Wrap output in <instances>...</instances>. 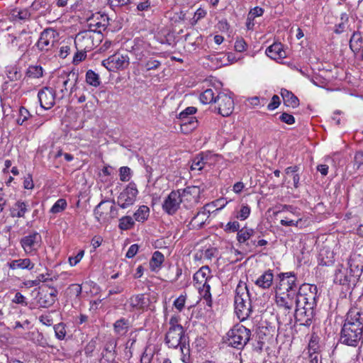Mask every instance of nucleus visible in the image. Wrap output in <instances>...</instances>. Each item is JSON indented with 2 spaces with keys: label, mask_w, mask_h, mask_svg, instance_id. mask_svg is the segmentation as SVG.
<instances>
[{
  "label": "nucleus",
  "mask_w": 363,
  "mask_h": 363,
  "mask_svg": "<svg viewBox=\"0 0 363 363\" xmlns=\"http://www.w3.org/2000/svg\"><path fill=\"white\" fill-rule=\"evenodd\" d=\"M350 324H344L341 330L340 341L349 346L357 347L363 339V329Z\"/></svg>",
  "instance_id": "0eeeda50"
},
{
  "label": "nucleus",
  "mask_w": 363,
  "mask_h": 363,
  "mask_svg": "<svg viewBox=\"0 0 363 363\" xmlns=\"http://www.w3.org/2000/svg\"><path fill=\"white\" fill-rule=\"evenodd\" d=\"M116 202L112 201V204L109 201H101L94 209V215L99 222H106L109 219L117 216V210L114 206Z\"/></svg>",
  "instance_id": "6e6552de"
},
{
  "label": "nucleus",
  "mask_w": 363,
  "mask_h": 363,
  "mask_svg": "<svg viewBox=\"0 0 363 363\" xmlns=\"http://www.w3.org/2000/svg\"><path fill=\"white\" fill-rule=\"evenodd\" d=\"M182 121L181 130L184 133H189L197 127L198 121L196 117H188Z\"/></svg>",
  "instance_id": "72a5a7b5"
},
{
  "label": "nucleus",
  "mask_w": 363,
  "mask_h": 363,
  "mask_svg": "<svg viewBox=\"0 0 363 363\" xmlns=\"http://www.w3.org/2000/svg\"><path fill=\"white\" fill-rule=\"evenodd\" d=\"M77 79V75L74 72H69L67 76V79L62 82L63 88L61 89L60 91L64 94V92L67 91L68 87L70 86L69 85V82L71 80L76 82Z\"/></svg>",
  "instance_id": "603ef678"
},
{
  "label": "nucleus",
  "mask_w": 363,
  "mask_h": 363,
  "mask_svg": "<svg viewBox=\"0 0 363 363\" xmlns=\"http://www.w3.org/2000/svg\"><path fill=\"white\" fill-rule=\"evenodd\" d=\"M281 94L284 100V104L286 106L296 108L299 105V100L291 91L287 89H282Z\"/></svg>",
  "instance_id": "a878e982"
},
{
  "label": "nucleus",
  "mask_w": 363,
  "mask_h": 363,
  "mask_svg": "<svg viewBox=\"0 0 363 363\" xmlns=\"http://www.w3.org/2000/svg\"><path fill=\"white\" fill-rule=\"evenodd\" d=\"M218 93L219 92L216 90L207 89L200 94V101L203 104H216Z\"/></svg>",
  "instance_id": "c85d7f7f"
},
{
  "label": "nucleus",
  "mask_w": 363,
  "mask_h": 363,
  "mask_svg": "<svg viewBox=\"0 0 363 363\" xmlns=\"http://www.w3.org/2000/svg\"><path fill=\"white\" fill-rule=\"evenodd\" d=\"M116 342L113 339L108 340L104 346V351L106 352V354L102 352L103 359L101 360H114L116 357Z\"/></svg>",
  "instance_id": "7c9ffc66"
},
{
  "label": "nucleus",
  "mask_w": 363,
  "mask_h": 363,
  "mask_svg": "<svg viewBox=\"0 0 363 363\" xmlns=\"http://www.w3.org/2000/svg\"><path fill=\"white\" fill-rule=\"evenodd\" d=\"M235 312L238 318L243 321L246 320L252 312L251 301L247 286L238 284L235 290Z\"/></svg>",
  "instance_id": "20e7f679"
},
{
  "label": "nucleus",
  "mask_w": 363,
  "mask_h": 363,
  "mask_svg": "<svg viewBox=\"0 0 363 363\" xmlns=\"http://www.w3.org/2000/svg\"><path fill=\"white\" fill-rule=\"evenodd\" d=\"M319 348L320 346L318 345V342L316 340V338H314L313 337L311 339L308 345V353L312 354V353H316L319 352Z\"/></svg>",
  "instance_id": "4d7b16f0"
},
{
  "label": "nucleus",
  "mask_w": 363,
  "mask_h": 363,
  "mask_svg": "<svg viewBox=\"0 0 363 363\" xmlns=\"http://www.w3.org/2000/svg\"><path fill=\"white\" fill-rule=\"evenodd\" d=\"M27 204L21 201H18L11 210L12 217L23 218L27 212Z\"/></svg>",
  "instance_id": "473e14b6"
},
{
  "label": "nucleus",
  "mask_w": 363,
  "mask_h": 363,
  "mask_svg": "<svg viewBox=\"0 0 363 363\" xmlns=\"http://www.w3.org/2000/svg\"><path fill=\"white\" fill-rule=\"evenodd\" d=\"M57 294L58 291L56 289L44 285L40 288L38 292L37 303L40 307L49 308L55 303Z\"/></svg>",
  "instance_id": "9d476101"
},
{
  "label": "nucleus",
  "mask_w": 363,
  "mask_h": 363,
  "mask_svg": "<svg viewBox=\"0 0 363 363\" xmlns=\"http://www.w3.org/2000/svg\"><path fill=\"white\" fill-rule=\"evenodd\" d=\"M55 336L59 340H63L66 336L65 325L63 323H58L54 326Z\"/></svg>",
  "instance_id": "09e8293b"
},
{
  "label": "nucleus",
  "mask_w": 363,
  "mask_h": 363,
  "mask_svg": "<svg viewBox=\"0 0 363 363\" xmlns=\"http://www.w3.org/2000/svg\"><path fill=\"white\" fill-rule=\"evenodd\" d=\"M200 295L202 296L203 300L206 301V304L211 307L212 306V298L211 294L210 292L211 286L208 283H203V287H199Z\"/></svg>",
  "instance_id": "58836bf2"
},
{
  "label": "nucleus",
  "mask_w": 363,
  "mask_h": 363,
  "mask_svg": "<svg viewBox=\"0 0 363 363\" xmlns=\"http://www.w3.org/2000/svg\"><path fill=\"white\" fill-rule=\"evenodd\" d=\"M31 117V114L29 111L23 106L19 108L18 117L16 119L18 125H23Z\"/></svg>",
  "instance_id": "c03bdc74"
},
{
  "label": "nucleus",
  "mask_w": 363,
  "mask_h": 363,
  "mask_svg": "<svg viewBox=\"0 0 363 363\" xmlns=\"http://www.w3.org/2000/svg\"><path fill=\"white\" fill-rule=\"evenodd\" d=\"M273 279L272 271L269 269L256 280L255 284L264 289H269L272 284Z\"/></svg>",
  "instance_id": "393cba45"
},
{
  "label": "nucleus",
  "mask_w": 363,
  "mask_h": 363,
  "mask_svg": "<svg viewBox=\"0 0 363 363\" xmlns=\"http://www.w3.org/2000/svg\"><path fill=\"white\" fill-rule=\"evenodd\" d=\"M217 252L218 250L215 247L208 248L206 250H203V257L206 259L211 260L216 256Z\"/></svg>",
  "instance_id": "0e129e2a"
},
{
  "label": "nucleus",
  "mask_w": 363,
  "mask_h": 363,
  "mask_svg": "<svg viewBox=\"0 0 363 363\" xmlns=\"http://www.w3.org/2000/svg\"><path fill=\"white\" fill-rule=\"evenodd\" d=\"M213 204H206L192 218L191 224L197 228H201L210 216V208Z\"/></svg>",
  "instance_id": "412c9836"
},
{
  "label": "nucleus",
  "mask_w": 363,
  "mask_h": 363,
  "mask_svg": "<svg viewBox=\"0 0 363 363\" xmlns=\"http://www.w3.org/2000/svg\"><path fill=\"white\" fill-rule=\"evenodd\" d=\"M182 201L181 191H172L164 199L162 203V209L168 215H174L179 208Z\"/></svg>",
  "instance_id": "2eb2a0df"
},
{
  "label": "nucleus",
  "mask_w": 363,
  "mask_h": 363,
  "mask_svg": "<svg viewBox=\"0 0 363 363\" xmlns=\"http://www.w3.org/2000/svg\"><path fill=\"white\" fill-rule=\"evenodd\" d=\"M266 54L272 59H283L286 57V52L283 50V45L281 43H274L266 50Z\"/></svg>",
  "instance_id": "5701e85b"
},
{
  "label": "nucleus",
  "mask_w": 363,
  "mask_h": 363,
  "mask_svg": "<svg viewBox=\"0 0 363 363\" xmlns=\"http://www.w3.org/2000/svg\"><path fill=\"white\" fill-rule=\"evenodd\" d=\"M55 43V30L52 29L44 30L38 39L36 46L41 51L50 50Z\"/></svg>",
  "instance_id": "6ab92c4d"
},
{
  "label": "nucleus",
  "mask_w": 363,
  "mask_h": 363,
  "mask_svg": "<svg viewBox=\"0 0 363 363\" xmlns=\"http://www.w3.org/2000/svg\"><path fill=\"white\" fill-rule=\"evenodd\" d=\"M109 18L107 15H100L99 17V20L97 21L96 28H94L93 30L95 31V34L97 38L101 39V35L103 31H104L108 26L109 25Z\"/></svg>",
  "instance_id": "2f4dec72"
},
{
  "label": "nucleus",
  "mask_w": 363,
  "mask_h": 363,
  "mask_svg": "<svg viewBox=\"0 0 363 363\" xmlns=\"http://www.w3.org/2000/svg\"><path fill=\"white\" fill-rule=\"evenodd\" d=\"M108 1L112 9L132 4L131 0H108Z\"/></svg>",
  "instance_id": "052dcab7"
},
{
  "label": "nucleus",
  "mask_w": 363,
  "mask_h": 363,
  "mask_svg": "<svg viewBox=\"0 0 363 363\" xmlns=\"http://www.w3.org/2000/svg\"><path fill=\"white\" fill-rule=\"evenodd\" d=\"M11 45L21 52H25L32 43L30 33L23 30L16 35L10 34Z\"/></svg>",
  "instance_id": "dca6fc26"
},
{
  "label": "nucleus",
  "mask_w": 363,
  "mask_h": 363,
  "mask_svg": "<svg viewBox=\"0 0 363 363\" xmlns=\"http://www.w3.org/2000/svg\"><path fill=\"white\" fill-rule=\"evenodd\" d=\"M111 60L113 62L116 69H123L129 65V57L127 55L116 53L111 56Z\"/></svg>",
  "instance_id": "cd10ccee"
},
{
  "label": "nucleus",
  "mask_w": 363,
  "mask_h": 363,
  "mask_svg": "<svg viewBox=\"0 0 363 363\" xmlns=\"http://www.w3.org/2000/svg\"><path fill=\"white\" fill-rule=\"evenodd\" d=\"M26 75L30 78H40L43 76V68L38 65L30 66L28 68Z\"/></svg>",
  "instance_id": "a18cd8bd"
},
{
  "label": "nucleus",
  "mask_w": 363,
  "mask_h": 363,
  "mask_svg": "<svg viewBox=\"0 0 363 363\" xmlns=\"http://www.w3.org/2000/svg\"><path fill=\"white\" fill-rule=\"evenodd\" d=\"M67 205V204L65 199H60L54 203L50 209V212L52 213H60L65 209Z\"/></svg>",
  "instance_id": "de8ad7c7"
},
{
  "label": "nucleus",
  "mask_w": 363,
  "mask_h": 363,
  "mask_svg": "<svg viewBox=\"0 0 363 363\" xmlns=\"http://www.w3.org/2000/svg\"><path fill=\"white\" fill-rule=\"evenodd\" d=\"M279 119L288 124V125H292L295 123V118L294 117L291 115V114H289L287 113H283L280 116H279Z\"/></svg>",
  "instance_id": "69168bd1"
},
{
  "label": "nucleus",
  "mask_w": 363,
  "mask_h": 363,
  "mask_svg": "<svg viewBox=\"0 0 363 363\" xmlns=\"http://www.w3.org/2000/svg\"><path fill=\"white\" fill-rule=\"evenodd\" d=\"M164 260V257L160 251H155L150 261V267L152 271H155L160 268Z\"/></svg>",
  "instance_id": "f704fd0d"
},
{
  "label": "nucleus",
  "mask_w": 363,
  "mask_h": 363,
  "mask_svg": "<svg viewBox=\"0 0 363 363\" xmlns=\"http://www.w3.org/2000/svg\"><path fill=\"white\" fill-rule=\"evenodd\" d=\"M151 303L147 294H138L131 296L127 301L129 311L131 312L143 313L147 311Z\"/></svg>",
  "instance_id": "9b49d317"
},
{
  "label": "nucleus",
  "mask_w": 363,
  "mask_h": 363,
  "mask_svg": "<svg viewBox=\"0 0 363 363\" xmlns=\"http://www.w3.org/2000/svg\"><path fill=\"white\" fill-rule=\"evenodd\" d=\"M41 241V236L38 233H33L21 238V245L24 251L28 254L37 250Z\"/></svg>",
  "instance_id": "aec40b11"
},
{
  "label": "nucleus",
  "mask_w": 363,
  "mask_h": 363,
  "mask_svg": "<svg viewBox=\"0 0 363 363\" xmlns=\"http://www.w3.org/2000/svg\"><path fill=\"white\" fill-rule=\"evenodd\" d=\"M77 52L75 53L74 57H73V63L74 64H78L82 60H84L86 57V51H81L79 50H77Z\"/></svg>",
  "instance_id": "e2e57ef3"
},
{
  "label": "nucleus",
  "mask_w": 363,
  "mask_h": 363,
  "mask_svg": "<svg viewBox=\"0 0 363 363\" xmlns=\"http://www.w3.org/2000/svg\"><path fill=\"white\" fill-rule=\"evenodd\" d=\"M165 342L170 348L180 347L183 352V348L186 345V338L184 336L183 328H177V329H170L167 331L165 336Z\"/></svg>",
  "instance_id": "f8f14e48"
},
{
  "label": "nucleus",
  "mask_w": 363,
  "mask_h": 363,
  "mask_svg": "<svg viewBox=\"0 0 363 363\" xmlns=\"http://www.w3.org/2000/svg\"><path fill=\"white\" fill-rule=\"evenodd\" d=\"M211 269L208 266L201 267L194 275V281L196 284L208 283L210 276Z\"/></svg>",
  "instance_id": "bb28decb"
},
{
  "label": "nucleus",
  "mask_w": 363,
  "mask_h": 363,
  "mask_svg": "<svg viewBox=\"0 0 363 363\" xmlns=\"http://www.w3.org/2000/svg\"><path fill=\"white\" fill-rule=\"evenodd\" d=\"M223 230L228 233L238 232L240 230V223L236 220L229 221L225 225Z\"/></svg>",
  "instance_id": "864d4df0"
},
{
  "label": "nucleus",
  "mask_w": 363,
  "mask_h": 363,
  "mask_svg": "<svg viewBox=\"0 0 363 363\" xmlns=\"http://www.w3.org/2000/svg\"><path fill=\"white\" fill-rule=\"evenodd\" d=\"M135 221L131 216H125L119 219L118 228L122 230H127L133 228Z\"/></svg>",
  "instance_id": "79ce46f5"
},
{
  "label": "nucleus",
  "mask_w": 363,
  "mask_h": 363,
  "mask_svg": "<svg viewBox=\"0 0 363 363\" xmlns=\"http://www.w3.org/2000/svg\"><path fill=\"white\" fill-rule=\"evenodd\" d=\"M255 231L247 227H243L237 233V240L241 244L244 245L246 242H248V240H250L251 238L254 237Z\"/></svg>",
  "instance_id": "c756f323"
},
{
  "label": "nucleus",
  "mask_w": 363,
  "mask_h": 363,
  "mask_svg": "<svg viewBox=\"0 0 363 363\" xmlns=\"http://www.w3.org/2000/svg\"><path fill=\"white\" fill-rule=\"evenodd\" d=\"M315 286L303 284L299 287L294 316L301 325H310L314 317V308L316 306Z\"/></svg>",
  "instance_id": "f03ea898"
},
{
  "label": "nucleus",
  "mask_w": 363,
  "mask_h": 363,
  "mask_svg": "<svg viewBox=\"0 0 363 363\" xmlns=\"http://www.w3.org/2000/svg\"><path fill=\"white\" fill-rule=\"evenodd\" d=\"M206 160L207 155H204L203 153L196 155L192 160L191 170L201 171L203 169L206 163Z\"/></svg>",
  "instance_id": "c9c22d12"
},
{
  "label": "nucleus",
  "mask_w": 363,
  "mask_h": 363,
  "mask_svg": "<svg viewBox=\"0 0 363 363\" xmlns=\"http://www.w3.org/2000/svg\"><path fill=\"white\" fill-rule=\"evenodd\" d=\"M349 275L353 279V284L357 282L363 271V260L359 255H354L348 259Z\"/></svg>",
  "instance_id": "f3484780"
},
{
  "label": "nucleus",
  "mask_w": 363,
  "mask_h": 363,
  "mask_svg": "<svg viewBox=\"0 0 363 363\" xmlns=\"http://www.w3.org/2000/svg\"><path fill=\"white\" fill-rule=\"evenodd\" d=\"M146 71L157 69L161 66V62L154 58H150L144 65Z\"/></svg>",
  "instance_id": "8fccbe9b"
},
{
  "label": "nucleus",
  "mask_w": 363,
  "mask_h": 363,
  "mask_svg": "<svg viewBox=\"0 0 363 363\" xmlns=\"http://www.w3.org/2000/svg\"><path fill=\"white\" fill-rule=\"evenodd\" d=\"M315 286L303 284L299 287L294 316L301 325H310L314 317V308L316 306Z\"/></svg>",
  "instance_id": "f257e3e1"
},
{
  "label": "nucleus",
  "mask_w": 363,
  "mask_h": 363,
  "mask_svg": "<svg viewBox=\"0 0 363 363\" xmlns=\"http://www.w3.org/2000/svg\"><path fill=\"white\" fill-rule=\"evenodd\" d=\"M354 165L357 166V169H361L363 166V152L359 151L354 155Z\"/></svg>",
  "instance_id": "774afa93"
},
{
  "label": "nucleus",
  "mask_w": 363,
  "mask_h": 363,
  "mask_svg": "<svg viewBox=\"0 0 363 363\" xmlns=\"http://www.w3.org/2000/svg\"><path fill=\"white\" fill-rule=\"evenodd\" d=\"M100 41L101 39L97 38L94 33L84 30L76 35L74 45L77 50L89 52L96 47Z\"/></svg>",
  "instance_id": "423d86ee"
},
{
  "label": "nucleus",
  "mask_w": 363,
  "mask_h": 363,
  "mask_svg": "<svg viewBox=\"0 0 363 363\" xmlns=\"http://www.w3.org/2000/svg\"><path fill=\"white\" fill-rule=\"evenodd\" d=\"M8 266L11 269H32L34 267V264L28 258L18 259L12 260L8 263Z\"/></svg>",
  "instance_id": "b1692460"
},
{
  "label": "nucleus",
  "mask_w": 363,
  "mask_h": 363,
  "mask_svg": "<svg viewBox=\"0 0 363 363\" xmlns=\"http://www.w3.org/2000/svg\"><path fill=\"white\" fill-rule=\"evenodd\" d=\"M185 301L186 296L181 295L174 301V306L179 311H182L184 307Z\"/></svg>",
  "instance_id": "680f3d73"
},
{
  "label": "nucleus",
  "mask_w": 363,
  "mask_h": 363,
  "mask_svg": "<svg viewBox=\"0 0 363 363\" xmlns=\"http://www.w3.org/2000/svg\"><path fill=\"white\" fill-rule=\"evenodd\" d=\"M280 98L277 95H274L272 98L271 102L268 104L267 108L269 110H274L280 104Z\"/></svg>",
  "instance_id": "338daca9"
},
{
  "label": "nucleus",
  "mask_w": 363,
  "mask_h": 363,
  "mask_svg": "<svg viewBox=\"0 0 363 363\" xmlns=\"http://www.w3.org/2000/svg\"><path fill=\"white\" fill-rule=\"evenodd\" d=\"M150 214V209L147 206L143 205L135 212L133 217L138 222H145L147 220Z\"/></svg>",
  "instance_id": "e433bc0d"
},
{
  "label": "nucleus",
  "mask_w": 363,
  "mask_h": 363,
  "mask_svg": "<svg viewBox=\"0 0 363 363\" xmlns=\"http://www.w3.org/2000/svg\"><path fill=\"white\" fill-rule=\"evenodd\" d=\"M250 214V208L247 204L242 203L239 210L235 212V217L240 220H245Z\"/></svg>",
  "instance_id": "37998d69"
},
{
  "label": "nucleus",
  "mask_w": 363,
  "mask_h": 363,
  "mask_svg": "<svg viewBox=\"0 0 363 363\" xmlns=\"http://www.w3.org/2000/svg\"><path fill=\"white\" fill-rule=\"evenodd\" d=\"M196 108L195 107L189 106L179 113V118L180 120L184 121L186 118L194 117L193 115L196 113Z\"/></svg>",
  "instance_id": "6e6d98bb"
},
{
  "label": "nucleus",
  "mask_w": 363,
  "mask_h": 363,
  "mask_svg": "<svg viewBox=\"0 0 363 363\" xmlns=\"http://www.w3.org/2000/svg\"><path fill=\"white\" fill-rule=\"evenodd\" d=\"M279 283L276 289V303L289 313L296 304L299 287L297 277L294 272L279 274Z\"/></svg>",
  "instance_id": "7ed1b4c3"
},
{
  "label": "nucleus",
  "mask_w": 363,
  "mask_h": 363,
  "mask_svg": "<svg viewBox=\"0 0 363 363\" xmlns=\"http://www.w3.org/2000/svg\"><path fill=\"white\" fill-rule=\"evenodd\" d=\"M349 274H344L341 269H337L335 274L334 281L335 283H338L341 285L348 284L350 282L353 283L352 277L349 278Z\"/></svg>",
  "instance_id": "a19ab883"
},
{
  "label": "nucleus",
  "mask_w": 363,
  "mask_h": 363,
  "mask_svg": "<svg viewBox=\"0 0 363 363\" xmlns=\"http://www.w3.org/2000/svg\"><path fill=\"white\" fill-rule=\"evenodd\" d=\"M12 16L14 21L16 20H28L30 17V13L28 9H25L22 10H14L12 13Z\"/></svg>",
  "instance_id": "49530a36"
},
{
  "label": "nucleus",
  "mask_w": 363,
  "mask_h": 363,
  "mask_svg": "<svg viewBox=\"0 0 363 363\" xmlns=\"http://www.w3.org/2000/svg\"><path fill=\"white\" fill-rule=\"evenodd\" d=\"M40 106L45 109H50L55 105V91L50 87H44L38 94Z\"/></svg>",
  "instance_id": "a211bd4d"
},
{
  "label": "nucleus",
  "mask_w": 363,
  "mask_h": 363,
  "mask_svg": "<svg viewBox=\"0 0 363 363\" xmlns=\"http://www.w3.org/2000/svg\"><path fill=\"white\" fill-rule=\"evenodd\" d=\"M200 194V189L198 186H187L186 188L184 189L181 192V198L186 196L187 195H199Z\"/></svg>",
  "instance_id": "5fc2aeb1"
},
{
  "label": "nucleus",
  "mask_w": 363,
  "mask_h": 363,
  "mask_svg": "<svg viewBox=\"0 0 363 363\" xmlns=\"http://www.w3.org/2000/svg\"><path fill=\"white\" fill-rule=\"evenodd\" d=\"M350 48L354 53L362 52L363 58V36L360 32L353 33L350 40Z\"/></svg>",
  "instance_id": "4be33fe9"
},
{
  "label": "nucleus",
  "mask_w": 363,
  "mask_h": 363,
  "mask_svg": "<svg viewBox=\"0 0 363 363\" xmlns=\"http://www.w3.org/2000/svg\"><path fill=\"white\" fill-rule=\"evenodd\" d=\"M138 194L136 184L134 182H130L126 188L120 193L116 203L121 208H127L134 204Z\"/></svg>",
  "instance_id": "1a4fd4ad"
},
{
  "label": "nucleus",
  "mask_w": 363,
  "mask_h": 363,
  "mask_svg": "<svg viewBox=\"0 0 363 363\" xmlns=\"http://www.w3.org/2000/svg\"><path fill=\"white\" fill-rule=\"evenodd\" d=\"M215 108L218 113L224 117L229 116L234 110V101L227 94L219 92L217 94V101Z\"/></svg>",
  "instance_id": "4468645a"
},
{
  "label": "nucleus",
  "mask_w": 363,
  "mask_h": 363,
  "mask_svg": "<svg viewBox=\"0 0 363 363\" xmlns=\"http://www.w3.org/2000/svg\"><path fill=\"white\" fill-rule=\"evenodd\" d=\"M34 342L43 347H45L48 346V343L47 340L43 336V333L37 332L36 333H33Z\"/></svg>",
  "instance_id": "3c124183"
},
{
  "label": "nucleus",
  "mask_w": 363,
  "mask_h": 363,
  "mask_svg": "<svg viewBox=\"0 0 363 363\" xmlns=\"http://www.w3.org/2000/svg\"><path fill=\"white\" fill-rule=\"evenodd\" d=\"M120 179L122 182H128L130 179V169L128 167H122L120 168Z\"/></svg>",
  "instance_id": "13d9d810"
},
{
  "label": "nucleus",
  "mask_w": 363,
  "mask_h": 363,
  "mask_svg": "<svg viewBox=\"0 0 363 363\" xmlns=\"http://www.w3.org/2000/svg\"><path fill=\"white\" fill-rule=\"evenodd\" d=\"M250 330L242 325L237 324L228 332L225 342L229 346L241 350L250 341Z\"/></svg>",
  "instance_id": "39448f33"
},
{
  "label": "nucleus",
  "mask_w": 363,
  "mask_h": 363,
  "mask_svg": "<svg viewBox=\"0 0 363 363\" xmlns=\"http://www.w3.org/2000/svg\"><path fill=\"white\" fill-rule=\"evenodd\" d=\"M128 328V320L123 318L116 320L113 324L114 331L118 335L125 334Z\"/></svg>",
  "instance_id": "4c0bfd02"
},
{
  "label": "nucleus",
  "mask_w": 363,
  "mask_h": 363,
  "mask_svg": "<svg viewBox=\"0 0 363 363\" xmlns=\"http://www.w3.org/2000/svg\"><path fill=\"white\" fill-rule=\"evenodd\" d=\"M86 82L94 87L99 86L101 84L99 74L91 69L88 70L86 73Z\"/></svg>",
  "instance_id": "ea45409f"
},
{
  "label": "nucleus",
  "mask_w": 363,
  "mask_h": 363,
  "mask_svg": "<svg viewBox=\"0 0 363 363\" xmlns=\"http://www.w3.org/2000/svg\"><path fill=\"white\" fill-rule=\"evenodd\" d=\"M344 324L356 325L363 329V299L359 300L347 313Z\"/></svg>",
  "instance_id": "ddd939ff"
},
{
  "label": "nucleus",
  "mask_w": 363,
  "mask_h": 363,
  "mask_svg": "<svg viewBox=\"0 0 363 363\" xmlns=\"http://www.w3.org/2000/svg\"><path fill=\"white\" fill-rule=\"evenodd\" d=\"M264 13V10L260 7H255L254 9H251L250 13L247 15V20L248 21H253L255 17H259L262 16Z\"/></svg>",
  "instance_id": "bf43d9fd"
}]
</instances>
